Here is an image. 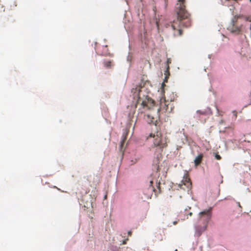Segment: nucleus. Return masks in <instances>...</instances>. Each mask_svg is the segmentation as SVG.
I'll list each match as a JSON object with an SVG mask.
<instances>
[{
	"label": "nucleus",
	"instance_id": "obj_25",
	"mask_svg": "<svg viewBox=\"0 0 251 251\" xmlns=\"http://www.w3.org/2000/svg\"><path fill=\"white\" fill-rule=\"evenodd\" d=\"M197 112L202 114H204L205 113L204 112H201L200 111H197Z\"/></svg>",
	"mask_w": 251,
	"mask_h": 251
},
{
	"label": "nucleus",
	"instance_id": "obj_9",
	"mask_svg": "<svg viewBox=\"0 0 251 251\" xmlns=\"http://www.w3.org/2000/svg\"><path fill=\"white\" fill-rule=\"evenodd\" d=\"M154 101L151 98L147 97V99L142 101V105L143 107H147L151 108L152 106L154 105Z\"/></svg>",
	"mask_w": 251,
	"mask_h": 251
},
{
	"label": "nucleus",
	"instance_id": "obj_3",
	"mask_svg": "<svg viewBox=\"0 0 251 251\" xmlns=\"http://www.w3.org/2000/svg\"><path fill=\"white\" fill-rule=\"evenodd\" d=\"M162 133L159 131H157L156 134L151 133L150 137H152L153 139V145L154 147H158L160 149L165 148L167 146V142L165 139L162 138Z\"/></svg>",
	"mask_w": 251,
	"mask_h": 251
},
{
	"label": "nucleus",
	"instance_id": "obj_31",
	"mask_svg": "<svg viewBox=\"0 0 251 251\" xmlns=\"http://www.w3.org/2000/svg\"><path fill=\"white\" fill-rule=\"evenodd\" d=\"M104 198H105V199L106 198V195L105 196H104Z\"/></svg>",
	"mask_w": 251,
	"mask_h": 251
},
{
	"label": "nucleus",
	"instance_id": "obj_27",
	"mask_svg": "<svg viewBox=\"0 0 251 251\" xmlns=\"http://www.w3.org/2000/svg\"><path fill=\"white\" fill-rule=\"evenodd\" d=\"M151 190L153 191H155V189L153 187H151Z\"/></svg>",
	"mask_w": 251,
	"mask_h": 251
},
{
	"label": "nucleus",
	"instance_id": "obj_4",
	"mask_svg": "<svg viewBox=\"0 0 251 251\" xmlns=\"http://www.w3.org/2000/svg\"><path fill=\"white\" fill-rule=\"evenodd\" d=\"M173 104L171 101L166 100L165 98H162L160 100V107L158 109V111L162 112L170 113L173 110Z\"/></svg>",
	"mask_w": 251,
	"mask_h": 251
},
{
	"label": "nucleus",
	"instance_id": "obj_21",
	"mask_svg": "<svg viewBox=\"0 0 251 251\" xmlns=\"http://www.w3.org/2000/svg\"><path fill=\"white\" fill-rule=\"evenodd\" d=\"M233 113L235 118H236V117H237V112H236V111H233Z\"/></svg>",
	"mask_w": 251,
	"mask_h": 251
},
{
	"label": "nucleus",
	"instance_id": "obj_12",
	"mask_svg": "<svg viewBox=\"0 0 251 251\" xmlns=\"http://www.w3.org/2000/svg\"><path fill=\"white\" fill-rule=\"evenodd\" d=\"M127 134V131H126L125 135L123 134L122 136V139L121 142L120 146V150L122 151L123 148V146L124 143L126 139V135Z\"/></svg>",
	"mask_w": 251,
	"mask_h": 251
},
{
	"label": "nucleus",
	"instance_id": "obj_10",
	"mask_svg": "<svg viewBox=\"0 0 251 251\" xmlns=\"http://www.w3.org/2000/svg\"><path fill=\"white\" fill-rule=\"evenodd\" d=\"M146 120L149 124H154L155 126H156L157 118H154L151 114H147L146 116Z\"/></svg>",
	"mask_w": 251,
	"mask_h": 251
},
{
	"label": "nucleus",
	"instance_id": "obj_18",
	"mask_svg": "<svg viewBox=\"0 0 251 251\" xmlns=\"http://www.w3.org/2000/svg\"><path fill=\"white\" fill-rule=\"evenodd\" d=\"M156 187L158 189L159 192H160V182H158L157 180L156 181Z\"/></svg>",
	"mask_w": 251,
	"mask_h": 251
},
{
	"label": "nucleus",
	"instance_id": "obj_29",
	"mask_svg": "<svg viewBox=\"0 0 251 251\" xmlns=\"http://www.w3.org/2000/svg\"><path fill=\"white\" fill-rule=\"evenodd\" d=\"M55 188H57L58 190H60L59 188H57V187L54 186Z\"/></svg>",
	"mask_w": 251,
	"mask_h": 251
},
{
	"label": "nucleus",
	"instance_id": "obj_28",
	"mask_svg": "<svg viewBox=\"0 0 251 251\" xmlns=\"http://www.w3.org/2000/svg\"><path fill=\"white\" fill-rule=\"evenodd\" d=\"M176 223H177V222H176V221H175V222H174V223H173L174 225H176Z\"/></svg>",
	"mask_w": 251,
	"mask_h": 251
},
{
	"label": "nucleus",
	"instance_id": "obj_24",
	"mask_svg": "<svg viewBox=\"0 0 251 251\" xmlns=\"http://www.w3.org/2000/svg\"><path fill=\"white\" fill-rule=\"evenodd\" d=\"M131 233H132V232H131V231H128V235L131 236Z\"/></svg>",
	"mask_w": 251,
	"mask_h": 251
},
{
	"label": "nucleus",
	"instance_id": "obj_8",
	"mask_svg": "<svg viewBox=\"0 0 251 251\" xmlns=\"http://www.w3.org/2000/svg\"><path fill=\"white\" fill-rule=\"evenodd\" d=\"M201 221H199L195 226L196 234L197 236H200L204 232L207 228V224L203 223L202 226L201 225Z\"/></svg>",
	"mask_w": 251,
	"mask_h": 251
},
{
	"label": "nucleus",
	"instance_id": "obj_22",
	"mask_svg": "<svg viewBox=\"0 0 251 251\" xmlns=\"http://www.w3.org/2000/svg\"><path fill=\"white\" fill-rule=\"evenodd\" d=\"M127 239H126V240H124L123 242V244H126V241H127Z\"/></svg>",
	"mask_w": 251,
	"mask_h": 251
},
{
	"label": "nucleus",
	"instance_id": "obj_1",
	"mask_svg": "<svg viewBox=\"0 0 251 251\" xmlns=\"http://www.w3.org/2000/svg\"><path fill=\"white\" fill-rule=\"evenodd\" d=\"M185 0H178L176 4L177 18L173 21L171 25L175 36L182 34L181 27H188L191 25L190 14L185 9Z\"/></svg>",
	"mask_w": 251,
	"mask_h": 251
},
{
	"label": "nucleus",
	"instance_id": "obj_15",
	"mask_svg": "<svg viewBox=\"0 0 251 251\" xmlns=\"http://www.w3.org/2000/svg\"><path fill=\"white\" fill-rule=\"evenodd\" d=\"M104 66L106 68H110L111 66V62L110 61H105L104 62Z\"/></svg>",
	"mask_w": 251,
	"mask_h": 251
},
{
	"label": "nucleus",
	"instance_id": "obj_5",
	"mask_svg": "<svg viewBox=\"0 0 251 251\" xmlns=\"http://www.w3.org/2000/svg\"><path fill=\"white\" fill-rule=\"evenodd\" d=\"M178 186L179 188L184 190L189 191L191 189L192 183L187 173L184 174L183 179L181 181L180 183L178 184Z\"/></svg>",
	"mask_w": 251,
	"mask_h": 251
},
{
	"label": "nucleus",
	"instance_id": "obj_32",
	"mask_svg": "<svg viewBox=\"0 0 251 251\" xmlns=\"http://www.w3.org/2000/svg\"><path fill=\"white\" fill-rule=\"evenodd\" d=\"M250 1H251V0H250Z\"/></svg>",
	"mask_w": 251,
	"mask_h": 251
},
{
	"label": "nucleus",
	"instance_id": "obj_23",
	"mask_svg": "<svg viewBox=\"0 0 251 251\" xmlns=\"http://www.w3.org/2000/svg\"><path fill=\"white\" fill-rule=\"evenodd\" d=\"M246 21H249V22H251V18H246Z\"/></svg>",
	"mask_w": 251,
	"mask_h": 251
},
{
	"label": "nucleus",
	"instance_id": "obj_2",
	"mask_svg": "<svg viewBox=\"0 0 251 251\" xmlns=\"http://www.w3.org/2000/svg\"><path fill=\"white\" fill-rule=\"evenodd\" d=\"M243 17L242 15H235L232 19L231 23L228 25L227 29L231 33L235 35L242 34L243 25H239L238 24V20Z\"/></svg>",
	"mask_w": 251,
	"mask_h": 251
},
{
	"label": "nucleus",
	"instance_id": "obj_26",
	"mask_svg": "<svg viewBox=\"0 0 251 251\" xmlns=\"http://www.w3.org/2000/svg\"><path fill=\"white\" fill-rule=\"evenodd\" d=\"M188 215L190 216H191L192 215V212H190L189 213Z\"/></svg>",
	"mask_w": 251,
	"mask_h": 251
},
{
	"label": "nucleus",
	"instance_id": "obj_19",
	"mask_svg": "<svg viewBox=\"0 0 251 251\" xmlns=\"http://www.w3.org/2000/svg\"><path fill=\"white\" fill-rule=\"evenodd\" d=\"M215 157L217 160H220L221 159V156L218 153L215 154Z\"/></svg>",
	"mask_w": 251,
	"mask_h": 251
},
{
	"label": "nucleus",
	"instance_id": "obj_13",
	"mask_svg": "<svg viewBox=\"0 0 251 251\" xmlns=\"http://www.w3.org/2000/svg\"><path fill=\"white\" fill-rule=\"evenodd\" d=\"M153 170L156 171V175L158 177L159 176V174L158 173L160 171L159 166L158 165V162L153 165Z\"/></svg>",
	"mask_w": 251,
	"mask_h": 251
},
{
	"label": "nucleus",
	"instance_id": "obj_11",
	"mask_svg": "<svg viewBox=\"0 0 251 251\" xmlns=\"http://www.w3.org/2000/svg\"><path fill=\"white\" fill-rule=\"evenodd\" d=\"M203 157V154L201 153L195 158L194 163L196 166L199 165L201 163Z\"/></svg>",
	"mask_w": 251,
	"mask_h": 251
},
{
	"label": "nucleus",
	"instance_id": "obj_7",
	"mask_svg": "<svg viewBox=\"0 0 251 251\" xmlns=\"http://www.w3.org/2000/svg\"><path fill=\"white\" fill-rule=\"evenodd\" d=\"M137 89V88H136ZM138 103L142 104V101L145 100L147 99V97L149 96L147 95L146 92V88L144 87H141L138 88Z\"/></svg>",
	"mask_w": 251,
	"mask_h": 251
},
{
	"label": "nucleus",
	"instance_id": "obj_16",
	"mask_svg": "<svg viewBox=\"0 0 251 251\" xmlns=\"http://www.w3.org/2000/svg\"><path fill=\"white\" fill-rule=\"evenodd\" d=\"M156 237H157L158 240L159 241H162L163 240L162 236L160 233H156Z\"/></svg>",
	"mask_w": 251,
	"mask_h": 251
},
{
	"label": "nucleus",
	"instance_id": "obj_30",
	"mask_svg": "<svg viewBox=\"0 0 251 251\" xmlns=\"http://www.w3.org/2000/svg\"><path fill=\"white\" fill-rule=\"evenodd\" d=\"M185 214L187 216L188 215L186 212H185Z\"/></svg>",
	"mask_w": 251,
	"mask_h": 251
},
{
	"label": "nucleus",
	"instance_id": "obj_20",
	"mask_svg": "<svg viewBox=\"0 0 251 251\" xmlns=\"http://www.w3.org/2000/svg\"><path fill=\"white\" fill-rule=\"evenodd\" d=\"M153 183H154V180L153 179L151 180H150V186H152Z\"/></svg>",
	"mask_w": 251,
	"mask_h": 251
},
{
	"label": "nucleus",
	"instance_id": "obj_14",
	"mask_svg": "<svg viewBox=\"0 0 251 251\" xmlns=\"http://www.w3.org/2000/svg\"><path fill=\"white\" fill-rule=\"evenodd\" d=\"M169 70H170V67L169 66H168L166 67V70L164 73V75H165V79H166V80L167 79V78L169 77V76L170 75Z\"/></svg>",
	"mask_w": 251,
	"mask_h": 251
},
{
	"label": "nucleus",
	"instance_id": "obj_17",
	"mask_svg": "<svg viewBox=\"0 0 251 251\" xmlns=\"http://www.w3.org/2000/svg\"><path fill=\"white\" fill-rule=\"evenodd\" d=\"M171 62H172V60H171V59L169 58H167V61H166V67L169 66V64L171 63Z\"/></svg>",
	"mask_w": 251,
	"mask_h": 251
},
{
	"label": "nucleus",
	"instance_id": "obj_6",
	"mask_svg": "<svg viewBox=\"0 0 251 251\" xmlns=\"http://www.w3.org/2000/svg\"><path fill=\"white\" fill-rule=\"evenodd\" d=\"M212 216V208L203 210L199 213V220L203 221L204 223L208 224Z\"/></svg>",
	"mask_w": 251,
	"mask_h": 251
}]
</instances>
